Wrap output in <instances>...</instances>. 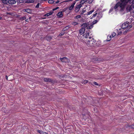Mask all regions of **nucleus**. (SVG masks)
Wrapping results in <instances>:
<instances>
[{
  "label": "nucleus",
  "mask_w": 134,
  "mask_h": 134,
  "mask_svg": "<svg viewBox=\"0 0 134 134\" xmlns=\"http://www.w3.org/2000/svg\"><path fill=\"white\" fill-rule=\"evenodd\" d=\"M120 2H118L114 6V7H111L110 9L109 13L112 14L115 13L116 14V13L118 12L120 14H121L120 12Z\"/></svg>",
  "instance_id": "4"
},
{
  "label": "nucleus",
  "mask_w": 134,
  "mask_h": 134,
  "mask_svg": "<svg viewBox=\"0 0 134 134\" xmlns=\"http://www.w3.org/2000/svg\"><path fill=\"white\" fill-rule=\"evenodd\" d=\"M59 1H57L55 2V3L57 4L59 3Z\"/></svg>",
  "instance_id": "36"
},
{
  "label": "nucleus",
  "mask_w": 134,
  "mask_h": 134,
  "mask_svg": "<svg viewBox=\"0 0 134 134\" xmlns=\"http://www.w3.org/2000/svg\"><path fill=\"white\" fill-rule=\"evenodd\" d=\"M90 35L89 31L85 32L82 36L79 37V39L80 41L86 43L89 46H99L100 44V42L98 41L96 42L92 37L90 36Z\"/></svg>",
  "instance_id": "1"
},
{
  "label": "nucleus",
  "mask_w": 134,
  "mask_h": 134,
  "mask_svg": "<svg viewBox=\"0 0 134 134\" xmlns=\"http://www.w3.org/2000/svg\"><path fill=\"white\" fill-rule=\"evenodd\" d=\"M132 4H134V0H133L132 2Z\"/></svg>",
  "instance_id": "38"
},
{
  "label": "nucleus",
  "mask_w": 134,
  "mask_h": 134,
  "mask_svg": "<svg viewBox=\"0 0 134 134\" xmlns=\"http://www.w3.org/2000/svg\"><path fill=\"white\" fill-rule=\"evenodd\" d=\"M97 22V20H95L93 22V24H89V25H93L96 24V23Z\"/></svg>",
  "instance_id": "21"
},
{
  "label": "nucleus",
  "mask_w": 134,
  "mask_h": 134,
  "mask_svg": "<svg viewBox=\"0 0 134 134\" xmlns=\"http://www.w3.org/2000/svg\"><path fill=\"white\" fill-rule=\"evenodd\" d=\"M44 81L46 82H48L50 80L49 79H47L46 78H44Z\"/></svg>",
  "instance_id": "24"
},
{
  "label": "nucleus",
  "mask_w": 134,
  "mask_h": 134,
  "mask_svg": "<svg viewBox=\"0 0 134 134\" xmlns=\"http://www.w3.org/2000/svg\"><path fill=\"white\" fill-rule=\"evenodd\" d=\"M120 3L121 15H122L130 12L131 14L133 13L134 16V10L133 9V4H131V0H120Z\"/></svg>",
  "instance_id": "2"
},
{
  "label": "nucleus",
  "mask_w": 134,
  "mask_h": 134,
  "mask_svg": "<svg viewBox=\"0 0 134 134\" xmlns=\"http://www.w3.org/2000/svg\"><path fill=\"white\" fill-rule=\"evenodd\" d=\"M111 38V36L110 35V36H108V37H107V40L108 41H109Z\"/></svg>",
  "instance_id": "22"
},
{
  "label": "nucleus",
  "mask_w": 134,
  "mask_h": 134,
  "mask_svg": "<svg viewBox=\"0 0 134 134\" xmlns=\"http://www.w3.org/2000/svg\"><path fill=\"white\" fill-rule=\"evenodd\" d=\"M116 35V34L115 32H113L111 34V36L113 37Z\"/></svg>",
  "instance_id": "26"
},
{
  "label": "nucleus",
  "mask_w": 134,
  "mask_h": 134,
  "mask_svg": "<svg viewBox=\"0 0 134 134\" xmlns=\"http://www.w3.org/2000/svg\"><path fill=\"white\" fill-rule=\"evenodd\" d=\"M94 84L96 85H98V83L96 82H94Z\"/></svg>",
  "instance_id": "34"
},
{
  "label": "nucleus",
  "mask_w": 134,
  "mask_h": 134,
  "mask_svg": "<svg viewBox=\"0 0 134 134\" xmlns=\"http://www.w3.org/2000/svg\"><path fill=\"white\" fill-rule=\"evenodd\" d=\"M102 14L101 12H99L98 13V15L97 16L98 19H99L102 17Z\"/></svg>",
  "instance_id": "13"
},
{
  "label": "nucleus",
  "mask_w": 134,
  "mask_h": 134,
  "mask_svg": "<svg viewBox=\"0 0 134 134\" xmlns=\"http://www.w3.org/2000/svg\"><path fill=\"white\" fill-rule=\"evenodd\" d=\"M53 13V12H50L47 13L45 14L44 16H48L50 15H51Z\"/></svg>",
  "instance_id": "14"
},
{
  "label": "nucleus",
  "mask_w": 134,
  "mask_h": 134,
  "mask_svg": "<svg viewBox=\"0 0 134 134\" xmlns=\"http://www.w3.org/2000/svg\"><path fill=\"white\" fill-rule=\"evenodd\" d=\"M6 79H8V77H7V76H6Z\"/></svg>",
  "instance_id": "39"
},
{
  "label": "nucleus",
  "mask_w": 134,
  "mask_h": 134,
  "mask_svg": "<svg viewBox=\"0 0 134 134\" xmlns=\"http://www.w3.org/2000/svg\"><path fill=\"white\" fill-rule=\"evenodd\" d=\"M37 132H39V133L41 134L42 133L43 131H40L39 130H38L37 131Z\"/></svg>",
  "instance_id": "30"
},
{
  "label": "nucleus",
  "mask_w": 134,
  "mask_h": 134,
  "mask_svg": "<svg viewBox=\"0 0 134 134\" xmlns=\"http://www.w3.org/2000/svg\"><path fill=\"white\" fill-rule=\"evenodd\" d=\"M132 128L134 129V125H133L132 126Z\"/></svg>",
  "instance_id": "37"
},
{
  "label": "nucleus",
  "mask_w": 134,
  "mask_h": 134,
  "mask_svg": "<svg viewBox=\"0 0 134 134\" xmlns=\"http://www.w3.org/2000/svg\"><path fill=\"white\" fill-rule=\"evenodd\" d=\"M94 0H82L80 3L82 4H83L87 1H88V2L89 3H91Z\"/></svg>",
  "instance_id": "7"
},
{
  "label": "nucleus",
  "mask_w": 134,
  "mask_h": 134,
  "mask_svg": "<svg viewBox=\"0 0 134 134\" xmlns=\"http://www.w3.org/2000/svg\"><path fill=\"white\" fill-rule=\"evenodd\" d=\"M97 10L95 12V13L93 15L92 17V18L96 16H97V15H98V13L97 12Z\"/></svg>",
  "instance_id": "20"
},
{
  "label": "nucleus",
  "mask_w": 134,
  "mask_h": 134,
  "mask_svg": "<svg viewBox=\"0 0 134 134\" xmlns=\"http://www.w3.org/2000/svg\"><path fill=\"white\" fill-rule=\"evenodd\" d=\"M76 3V2H74L72 4L69 8V9L70 10H71L74 7V6Z\"/></svg>",
  "instance_id": "11"
},
{
  "label": "nucleus",
  "mask_w": 134,
  "mask_h": 134,
  "mask_svg": "<svg viewBox=\"0 0 134 134\" xmlns=\"http://www.w3.org/2000/svg\"><path fill=\"white\" fill-rule=\"evenodd\" d=\"M68 26H66V27L63 30H64V31L66 29H68Z\"/></svg>",
  "instance_id": "33"
},
{
  "label": "nucleus",
  "mask_w": 134,
  "mask_h": 134,
  "mask_svg": "<svg viewBox=\"0 0 134 134\" xmlns=\"http://www.w3.org/2000/svg\"><path fill=\"white\" fill-rule=\"evenodd\" d=\"M59 8V7H57L54 8L53 9V11L55 10L58 9Z\"/></svg>",
  "instance_id": "31"
},
{
  "label": "nucleus",
  "mask_w": 134,
  "mask_h": 134,
  "mask_svg": "<svg viewBox=\"0 0 134 134\" xmlns=\"http://www.w3.org/2000/svg\"><path fill=\"white\" fill-rule=\"evenodd\" d=\"M81 17V16L80 15H76L75 17V18H80Z\"/></svg>",
  "instance_id": "27"
},
{
  "label": "nucleus",
  "mask_w": 134,
  "mask_h": 134,
  "mask_svg": "<svg viewBox=\"0 0 134 134\" xmlns=\"http://www.w3.org/2000/svg\"><path fill=\"white\" fill-rule=\"evenodd\" d=\"M94 11V9H93L92 10H91L89 11V12H87V14L88 15H89L91 14L92 12H93Z\"/></svg>",
  "instance_id": "18"
},
{
  "label": "nucleus",
  "mask_w": 134,
  "mask_h": 134,
  "mask_svg": "<svg viewBox=\"0 0 134 134\" xmlns=\"http://www.w3.org/2000/svg\"><path fill=\"white\" fill-rule=\"evenodd\" d=\"M26 21H27V20H26Z\"/></svg>",
  "instance_id": "41"
},
{
  "label": "nucleus",
  "mask_w": 134,
  "mask_h": 134,
  "mask_svg": "<svg viewBox=\"0 0 134 134\" xmlns=\"http://www.w3.org/2000/svg\"><path fill=\"white\" fill-rule=\"evenodd\" d=\"M86 12V10H83L81 12V14H83L84 12Z\"/></svg>",
  "instance_id": "32"
},
{
  "label": "nucleus",
  "mask_w": 134,
  "mask_h": 134,
  "mask_svg": "<svg viewBox=\"0 0 134 134\" xmlns=\"http://www.w3.org/2000/svg\"><path fill=\"white\" fill-rule=\"evenodd\" d=\"M54 3V1L52 0H50L48 1V3L50 4L53 3Z\"/></svg>",
  "instance_id": "23"
},
{
  "label": "nucleus",
  "mask_w": 134,
  "mask_h": 134,
  "mask_svg": "<svg viewBox=\"0 0 134 134\" xmlns=\"http://www.w3.org/2000/svg\"><path fill=\"white\" fill-rule=\"evenodd\" d=\"M23 20H24L26 19V17L25 16L23 17L22 18Z\"/></svg>",
  "instance_id": "35"
},
{
  "label": "nucleus",
  "mask_w": 134,
  "mask_h": 134,
  "mask_svg": "<svg viewBox=\"0 0 134 134\" xmlns=\"http://www.w3.org/2000/svg\"><path fill=\"white\" fill-rule=\"evenodd\" d=\"M87 82H88L87 81L84 80L82 81V83L85 84V83H87Z\"/></svg>",
  "instance_id": "25"
},
{
  "label": "nucleus",
  "mask_w": 134,
  "mask_h": 134,
  "mask_svg": "<svg viewBox=\"0 0 134 134\" xmlns=\"http://www.w3.org/2000/svg\"><path fill=\"white\" fill-rule=\"evenodd\" d=\"M119 31L118 30V35H120L122 33H123L124 34H125L126 33V31H124V30H122V29H119Z\"/></svg>",
  "instance_id": "6"
},
{
  "label": "nucleus",
  "mask_w": 134,
  "mask_h": 134,
  "mask_svg": "<svg viewBox=\"0 0 134 134\" xmlns=\"http://www.w3.org/2000/svg\"><path fill=\"white\" fill-rule=\"evenodd\" d=\"M1 18H2L1 17H0V19H1Z\"/></svg>",
  "instance_id": "40"
},
{
  "label": "nucleus",
  "mask_w": 134,
  "mask_h": 134,
  "mask_svg": "<svg viewBox=\"0 0 134 134\" xmlns=\"http://www.w3.org/2000/svg\"><path fill=\"white\" fill-rule=\"evenodd\" d=\"M40 6V3H38L37 5L35 7L36 8H38Z\"/></svg>",
  "instance_id": "29"
},
{
  "label": "nucleus",
  "mask_w": 134,
  "mask_h": 134,
  "mask_svg": "<svg viewBox=\"0 0 134 134\" xmlns=\"http://www.w3.org/2000/svg\"><path fill=\"white\" fill-rule=\"evenodd\" d=\"M60 60L62 62H68L69 61V60L66 57H64L62 58H60Z\"/></svg>",
  "instance_id": "9"
},
{
  "label": "nucleus",
  "mask_w": 134,
  "mask_h": 134,
  "mask_svg": "<svg viewBox=\"0 0 134 134\" xmlns=\"http://www.w3.org/2000/svg\"><path fill=\"white\" fill-rule=\"evenodd\" d=\"M132 26V25H130L129 22H127L124 23L122 25L121 29L123 30L125 29L124 31H126L127 32Z\"/></svg>",
  "instance_id": "5"
},
{
  "label": "nucleus",
  "mask_w": 134,
  "mask_h": 134,
  "mask_svg": "<svg viewBox=\"0 0 134 134\" xmlns=\"http://www.w3.org/2000/svg\"><path fill=\"white\" fill-rule=\"evenodd\" d=\"M17 2L18 3H22L24 2V0H16Z\"/></svg>",
  "instance_id": "17"
},
{
  "label": "nucleus",
  "mask_w": 134,
  "mask_h": 134,
  "mask_svg": "<svg viewBox=\"0 0 134 134\" xmlns=\"http://www.w3.org/2000/svg\"><path fill=\"white\" fill-rule=\"evenodd\" d=\"M16 1L15 0H9L8 1V3L10 4H13L16 3Z\"/></svg>",
  "instance_id": "10"
},
{
  "label": "nucleus",
  "mask_w": 134,
  "mask_h": 134,
  "mask_svg": "<svg viewBox=\"0 0 134 134\" xmlns=\"http://www.w3.org/2000/svg\"><path fill=\"white\" fill-rule=\"evenodd\" d=\"M25 11L29 13H30L31 12V10L29 9H25Z\"/></svg>",
  "instance_id": "15"
},
{
  "label": "nucleus",
  "mask_w": 134,
  "mask_h": 134,
  "mask_svg": "<svg viewBox=\"0 0 134 134\" xmlns=\"http://www.w3.org/2000/svg\"><path fill=\"white\" fill-rule=\"evenodd\" d=\"M64 33V31H62L59 34V36H61L63 35Z\"/></svg>",
  "instance_id": "28"
},
{
  "label": "nucleus",
  "mask_w": 134,
  "mask_h": 134,
  "mask_svg": "<svg viewBox=\"0 0 134 134\" xmlns=\"http://www.w3.org/2000/svg\"><path fill=\"white\" fill-rule=\"evenodd\" d=\"M63 12H59L57 14V15L58 18H60L63 16Z\"/></svg>",
  "instance_id": "12"
},
{
  "label": "nucleus",
  "mask_w": 134,
  "mask_h": 134,
  "mask_svg": "<svg viewBox=\"0 0 134 134\" xmlns=\"http://www.w3.org/2000/svg\"><path fill=\"white\" fill-rule=\"evenodd\" d=\"M72 25L74 26H75L77 25H78L79 23L77 22L76 21H73L72 23Z\"/></svg>",
  "instance_id": "16"
},
{
  "label": "nucleus",
  "mask_w": 134,
  "mask_h": 134,
  "mask_svg": "<svg viewBox=\"0 0 134 134\" xmlns=\"http://www.w3.org/2000/svg\"><path fill=\"white\" fill-rule=\"evenodd\" d=\"M81 26L82 28L79 30V34L78 38L80 36H82L83 35H82V34L83 33L85 30L90 29L93 27V25H90L89 23H83L81 25Z\"/></svg>",
  "instance_id": "3"
},
{
  "label": "nucleus",
  "mask_w": 134,
  "mask_h": 134,
  "mask_svg": "<svg viewBox=\"0 0 134 134\" xmlns=\"http://www.w3.org/2000/svg\"><path fill=\"white\" fill-rule=\"evenodd\" d=\"M34 2V0H28L27 1V2L28 3H32Z\"/></svg>",
  "instance_id": "19"
},
{
  "label": "nucleus",
  "mask_w": 134,
  "mask_h": 134,
  "mask_svg": "<svg viewBox=\"0 0 134 134\" xmlns=\"http://www.w3.org/2000/svg\"><path fill=\"white\" fill-rule=\"evenodd\" d=\"M82 7L81 4H79L77 5L75 8V11L76 12H77L81 7Z\"/></svg>",
  "instance_id": "8"
}]
</instances>
